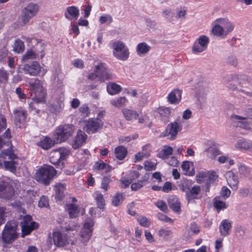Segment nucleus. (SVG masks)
Wrapping results in <instances>:
<instances>
[{
    "label": "nucleus",
    "instance_id": "nucleus-27",
    "mask_svg": "<svg viewBox=\"0 0 252 252\" xmlns=\"http://www.w3.org/2000/svg\"><path fill=\"white\" fill-rule=\"evenodd\" d=\"M122 113L127 121H131L133 119H136L139 116L137 111L126 108L123 109Z\"/></svg>",
    "mask_w": 252,
    "mask_h": 252
},
{
    "label": "nucleus",
    "instance_id": "nucleus-42",
    "mask_svg": "<svg viewBox=\"0 0 252 252\" xmlns=\"http://www.w3.org/2000/svg\"><path fill=\"white\" fill-rule=\"evenodd\" d=\"M25 49L24 44L23 41L20 39H16L13 45V51L17 53H22Z\"/></svg>",
    "mask_w": 252,
    "mask_h": 252
},
{
    "label": "nucleus",
    "instance_id": "nucleus-53",
    "mask_svg": "<svg viewBox=\"0 0 252 252\" xmlns=\"http://www.w3.org/2000/svg\"><path fill=\"white\" fill-rule=\"evenodd\" d=\"M112 17L111 15L108 14L102 16L99 18V22L101 24L106 23L108 24H110L112 22Z\"/></svg>",
    "mask_w": 252,
    "mask_h": 252
},
{
    "label": "nucleus",
    "instance_id": "nucleus-12",
    "mask_svg": "<svg viewBox=\"0 0 252 252\" xmlns=\"http://www.w3.org/2000/svg\"><path fill=\"white\" fill-rule=\"evenodd\" d=\"M94 72L97 73L98 79L102 82L111 78V74L105 63H100L96 65Z\"/></svg>",
    "mask_w": 252,
    "mask_h": 252
},
{
    "label": "nucleus",
    "instance_id": "nucleus-48",
    "mask_svg": "<svg viewBox=\"0 0 252 252\" xmlns=\"http://www.w3.org/2000/svg\"><path fill=\"white\" fill-rule=\"evenodd\" d=\"M214 206L218 211L226 208L225 202L220 200L218 197L214 199Z\"/></svg>",
    "mask_w": 252,
    "mask_h": 252
},
{
    "label": "nucleus",
    "instance_id": "nucleus-45",
    "mask_svg": "<svg viewBox=\"0 0 252 252\" xmlns=\"http://www.w3.org/2000/svg\"><path fill=\"white\" fill-rule=\"evenodd\" d=\"M225 63L230 66L236 67L238 64V59L236 56L231 55L225 59Z\"/></svg>",
    "mask_w": 252,
    "mask_h": 252
},
{
    "label": "nucleus",
    "instance_id": "nucleus-10",
    "mask_svg": "<svg viewBox=\"0 0 252 252\" xmlns=\"http://www.w3.org/2000/svg\"><path fill=\"white\" fill-rule=\"evenodd\" d=\"M15 190L10 184L7 182H0V198L10 200L14 196Z\"/></svg>",
    "mask_w": 252,
    "mask_h": 252
},
{
    "label": "nucleus",
    "instance_id": "nucleus-50",
    "mask_svg": "<svg viewBox=\"0 0 252 252\" xmlns=\"http://www.w3.org/2000/svg\"><path fill=\"white\" fill-rule=\"evenodd\" d=\"M146 180V178H144L142 180H139L136 183H132L131 185V189L133 191H136L141 188L144 186V182Z\"/></svg>",
    "mask_w": 252,
    "mask_h": 252
},
{
    "label": "nucleus",
    "instance_id": "nucleus-5",
    "mask_svg": "<svg viewBox=\"0 0 252 252\" xmlns=\"http://www.w3.org/2000/svg\"><path fill=\"white\" fill-rule=\"evenodd\" d=\"M32 93H34V96L32 98L37 103H42L45 101L46 91L43 89L41 82L36 79L29 83Z\"/></svg>",
    "mask_w": 252,
    "mask_h": 252
},
{
    "label": "nucleus",
    "instance_id": "nucleus-33",
    "mask_svg": "<svg viewBox=\"0 0 252 252\" xmlns=\"http://www.w3.org/2000/svg\"><path fill=\"white\" fill-rule=\"evenodd\" d=\"M55 142L48 137H44L39 142V146L42 149L48 150L54 145Z\"/></svg>",
    "mask_w": 252,
    "mask_h": 252
},
{
    "label": "nucleus",
    "instance_id": "nucleus-39",
    "mask_svg": "<svg viewBox=\"0 0 252 252\" xmlns=\"http://www.w3.org/2000/svg\"><path fill=\"white\" fill-rule=\"evenodd\" d=\"M173 152V148L170 146H165L164 148L158 153V157L162 159L166 158L171 155Z\"/></svg>",
    "mask_w": 252,
    "mask_h": 252
},
{
    "label": "nucleus",
    "instance_id": "nucleus-58",
    "mask_svg": "<svg viewBox=\"0 0 252 252\" xmlns=\"http://www.w3.org/2000/svg\"><path fill=\"white\" fill-rule=\"evenodd\" d=\"M186 199L188 203H192L195 202V199H198V195H194L188 192L186 193Z\"/></svg>",
    "mask_w": 252,
    "mask_h": 252
},
{
    "label": "nucleus",
    "instance_id": "nucleus-57",
    "mask_svg": "<svg viewBox=\"0 0 252 252\" xmlns=\"http://www.w3.org/2000/svg\"><path fill=\"white\" fill-rule=\"evenodd\" d=\"M110 179L108 177H104L101 182V188L105 191L107 190L109 187V184L110 182Z\"/></svg>",
    "mask_w": 252,
    "mask_h": 252
},
{
    "label": "nucleus",
    "instance_id": "nucleus-28",
    "mask_svg": "<svg viewBox=\"0 0 252 252\" xmlns=\"http://www.w3.org/2000/svg\"><path fill=\"white\" fill-rule=\"evenodd\" d=\"M127 154V149L124 146H119L115 149L114 154L116 158L119 160H122L125 158Z\"/></svg>",
    "mask_w": 252,
    "mask_h": 252
},
{
    "label": "nucleus",
    "instance_id": "nucleus-31",
    "mask_svg": "<svg viewBox=\"0 0 252 252\" xmlns=\"http://www.w3.org/2000/svg\"><path fill=\"white\" fill-rule=\"evenodd\" d=\"M65 209L67 210L71 218L77 217L79 214L78 207L75 204L72 203L68 204L66 205Z\"/></svg>",
    "mask_w": 252,
    "mask_h": 252
},
{
    "label": "nucleus",
    "instance_id": "nucleus-6",
    "mask_svg": "<svg viewBox=\"0 0 252 252\" xmlns=\"http://www.w3.org/2000/svg\"><path fill=\"white\" fill-rule=\"evenodd\" d=\"M39 9L38 5L32 2L29 3L22 11L21 25L25 26L36 15Z\"/></svg>",
    "mask_w": 252,
    "mask_h": 252
},
{
    "label": "nucleus",
    "instance_id": "nucleus-61",
    "mask_svg": "<svg viewBox=\"0 0 252 252\" xmlns=\"http://www.w3.org/2000/svg\"><path fill=\"white\" fill-rule=\"evenodd\" d=\"M201 191V189L199 186H194L192 187L189 190L187 191L186 192L194 194V195H198Z\"/></svg>",
    "mask_w": 252,
    "mask_h": 252
},
{
    "label": "nucleus",
    "instance_id": "nucleus-11",
    "mask_svg": "<svg viewBox=\"0 0 252 252\" xmlns=\"http://www.w3.org/2000/svg\"><path fill=\"white\" fill-rule=\"evenodd\" d=\"M103 126V123L97 120L89 119L86 122L84 130L89 134L96 132Z\"/></svg>",
    "mask_w": 252,
    "mask_h": 252
},
{
    "label": "nucleus",
    "instance_id": "nucleus-54",
    "mask_svg": "<svg viewBox=\"0 0 252 252\" xmlns=\"http://www.w3.org/2000/svg\"><path fill=\"white\" fill-rule=\"evenodd\" d=\"M155 205L163 212H166L168 211L166 204L162 200H159L156 202Z\"/></svg>",
    "mask_w": 252,
    "mask_h": 252
},
{
    "label": "nucleus",
    "instance_id": "nucleus-52",
    "mask_svg": "<svg viewBox=\"0 0 252 252\" xmlns=\"http://www.w3.org/2000/svg\"><path fill=\"white\" fill-rule=\"evenodd\" d=\"M138 222L142 226L148 227L150 225V222L146 217H140L137 219Z\"/></svg>",
    "mask_w": 252,
    "mask_h": 252
},
{
    "label": "nucleus",
    "instance_id": "nucleus-1",
    "mask_svg": "<svg viewBox=\"0 0 252 252\" xmlns=\"http://www.w3.org/2000/svg\"><path fill=\"white\" fill-rule=\"evenodd\" d=\"M18 223L15 220L6 222L1 232L0 240L5 244H10L18 237Z\"/></svg>",
    "mask_w": 252,
    "mask_h": 252
},
{
    "label": "nucleus",
    "instance_id": "nucleus-15",
    "mask_svg": "<svg viewBox=\"0 0 252 252\" xmlns=\"http://www.w3.org/2000/svg\"><path fill=\"white\" fill-rule=\"evenodd\" d=\"M87 137V135L84 131L79 130L72 143L73 148L77 149L81 147L86 141Z\"/></svg>",
    "mask_w": 252,
    "mask_h": 252
},
{
    "label": "nucleus",
    "instance_id": "nucleus-49",
    "mask_svg": "<svg viewBox=\"0 0 252 252\" xmlns=\"http://www.w3.org/2000/svg\"><path fill=\"white\" fill-rule=\"evenodd\" d=\"M63 105V104L62 102H60L57 104H52L50 107V110L52 113L56 114L58 113L61 110Z\"/></svg>",
    "mask_w": 252,
    "mask_h": 252
},
{
    "label": "nucleus",
    "instance_id": "nucleus-21",
    "mask_svg": "<svg viewBox=\"0 0 252 252\" xmlns=\"http://www.w3.org/2000/svg\"><path fill=\"white\" fill-rule=\"evenodd\" d=\"M158 112L159 114L162 121L167 123L169 121L171 110L170 107L161 106L158 109Z\"/></svg>",
    "mask_w": 252,
    "mask_h": 252
},
{
    "label": "nucleus",
    "instance_id": "nucleus-40",
    "mask_svg": "<svg viewBox=\"0 0 252 252\" xmlns=\"http://www.w3.org/2000/svg\"><path fill=\"white\" fill-rule=\"evenodd\" d=\"M127 99L125 97H119L116 99H112L110 101V103L114 106L117 108H120L124 106L126 102Z\"/></svg>",
    "mask_w": 252,
    "mask_h": 252
},
{
    "label": "nucleus",
    "instance_id": "nucleus-17",
    "mask_svg": "<svg viewBox=\"0 0 252 252\" xmlns=\"http://www.w3.org/2000/svg\"><path fill=\"white\" fill-rule=\"evenodd\" d=\"M181 91L178 89H175L169 94L167 96V100L172 104H177L181 101Z\"/></svg>",
    "mask_w": 252,
    "mask_h": 252
},
{
    "label": "nucleus",
    "instance_id": "nucleus-22",
    "mask_svg": "<svg viewBox=\"0 0 252 252\" xmlns=\"http://www.w3.org/2000/svg\"><path fill=\"white\" fill-rule=\"evenodd\" d=\"M232 227L231 222L227 220H223L220 225L219 229L220 235L222 236H226L229 234V230Z\"/></svg>",
    "mask_w": 252,
    "mask_h": 252
},
{
    "label": "nucleus",
    "instance_id": "nucleus-44",
    "mask_svg": "<svg viewBox=\"0 0 252 252\" xmlns=\"http://www.w3.org/2000/svg\"><path fill=\"white\" fill-rule=\"evenodd\" d=\"M94 169L98 170H102L107 168L105 172H108L110 171L109 166L101 160H99L98 161L95 162L94 165Z\"/></svg>",
    "mask_w": 252,
    "mask_h": 252
},
{
    "label": "nucleus",
    "instance_id": "nucleus-26",
    "mask_svg": "<svg viewBox=\"0 0 252 252\" xmlns=\"http://www.w3.org/2000/svg\"><path fill=\"white\" fill-rule=\"evenodd\" d=\"M151 47L146 42H141L139 43L136 48V53L139 56H142L147 54L150 50Z\"/></svg>",
    "mask_w": 252,
    "mask_h": 252
},
{
    "label": "nucleus",
    "instance_id": "nucleus-3",
    "mask_svg": "<svg viewBox=\"0 0 252 252\" xmlns=\"http://www.w3.org/2000/svg\"><path fill=\"white\" fill-rule=\"evenodd\" d=\"M70 153L69 149L60 148L52 151L50 153V161L53 164L62 169L64 167V160Z\"/></svg>",
    "mask_w": 252,
    "mask_h": 252
},
{
    "label": "nucleus",
    "instance_id": "nucleus-18",
    "mask_svg": "<svg viewBox=\"0 0 252 252\" xmlns=\"http://www.w3.org/2000/svg\"><path fill=\"white\" fill-rule=\"evenodd\" d=\"M79 16V9L74 6L67 7L64 13L65 17L68 20H76Z\"/></svg>",
    "mask_w": 252,
    "mask_h": 252
},
{
    "label": "nucleus",
    "instance_id": "nucleus-2",
    "mask_svg": "<svg viewBox=\"0 0 252 252\" xmlns=\"http://www.w3.org/2000/svg\"><path fill=\"white\" fill-rule=\"evenodd\" d=\"M56 173V170L52 166L44 165L36 171L35 179L38 182L48 185Z\"/></svg>",
    "mask_w": 252,
    "mask_h": 252
},
{
    "label": "nucleus",
    "instance_id": "nucleus-47",
    "mask_svg": "<svg viewBox=\"0 0 252 252\" xmlns=\"http://www.w3.org/2000/svg\"><path fill=\"white\" fill-rule=\"evenodd\" d=\"M95 200H96L97 207L100 209H103L105 206V200L102 194L96 192Z\"/></svg>",
    "mask_w": 252,
    "mask_h": 252
},
{
    "label": "nucleus",
    "instance_id": "nucleus-37",
    "mask_svg": "<svg viewBox=\"0 0 252 252\" xmlns=\"http://www.w3.org/2000/svg\"><path fill=\"white\" fill-rule=\"evenodd\" d=\"M212 32L218 36H221L222 37H225L226 35L224 32V29L221 24L216 25L213 27L212 30Z\"/></svg>",
    "mask_w": 252,
    "mask_h": 252
},
{
    "label": "nucleus",
    "instance_id": "nucleus-38",
    "mask_svg": "<svg viewBox=\"0 0 252 252\" xmlns=\"http://www.w3.org/2000/svg\"><path fill=\"white\" fill-rule=\"evenodd\" d=\"M252 143L251 142L246 140L240 139L235 144V147L236 148L240 150H248Z\"/></svg>",
    "mask_w": 252,
    "mask_h": 252
},
{
    "label": "nucleus",
    "instance_id": "nucleus-4",
    "mask_svg": "<svg viewBox=\"0 0 252 252\" xmlns=\"http://www.w3.org/2000/svg\"><path fill=\"white\" fill-rule=\"evenodd\" d=\"M74 130L73 125L66 124L59 126L55 129L54 135L57 143L65 141L72 135Z\"/></svg>",
    "mask_w": 252,
    "mask_h": 252
},
{
    "label": "nucleus",
    "instance_id": "nucleus-20",
    "mask_svg": "<svg viewBox=\"0 0 252 252\" xmlns=\"http://www.w3.org/2000/svg\"><path fill=\"white\" fill-rule=\"evenodd\" d=\"M231 121L234 124L236 127H240L243 128H247L248 123L244 121L246 120V117H241L238 115H232L230 117Z\"/></svg>",
    "mask_w": 252,
    "mask_h": 252
},
{
    "label": "nucleus",
    "instance_id": "nucleus-25",
    "mask_svg": "<svg viewBox=\"0 0 252 252\" xmlns=\"http://www.w3.org/2000/svg\"><path fill=\"white\" fill-rule=\"evenodd\" d=\"M22 235L24 237L25 235L29 234L32 230L38 227V224L35 222H32L30 224H21Z\"/></svg>",
    "mask_w": 252,
    "mask_h": 252
},
{
    "label": "nucleus",
    "instance_id": "nucleus-36",
    "mask_svg": "<svg viewBox=\"0 0 252 252\" xmlns=\"http://www.w3.org/2000/svg\"><path fill=\"white\" fill-rule=\"evenodd\" d=\"M193 166V164L192 162L185 161L182 163V168L183 171L184 172V174L189 176H193L195 173V171L194 169H192L191 171H190V168L191 166Z\"/></svg>",
    "mask_w": 252,
    "mask_h": 252
},
{
    "label": "nucleus",
    "instance_id": "nucleus-14",
    "mask_svg": "<svg viewBox=\"0 0 252 252\" xmlns=\"http://www.w3.org/2000/svg\"><path fill=\"white\" fill-rule=\"evenodd\" d=\"M23 69L25 73L29 74L31 75H35L39 72L40 66L38 63L33 61L25 64Z\"/></svg>",
    "mask_w": 252,
    "mask_h": 252
},
{
    "label": "nucleus",
    "instance_id": "nucleus-35",
    "mask_svg": "<svg viewBox=\"0 0 252 252\" xmlns=\"http://www.w3.org/2000/svg\"><path fill=\"white\" fill-rule=\"evenodd\" d=\"M218 21L224 29L226 35L234 30V25L228 20L223 19H219Z\"/></svg>",
    "mask_w": 252,
    "mask_h": 252
},
{
    "label": "nucleus",
    "instance_id": "nucleus-55",
    "mask_svg": "<svg viewBox=\"0 0 252 252\" xmlns=\"http://www.w3.org/2000/svg\"><path fill=\"white\" fill-rule=\"evenodd\" d=\"M6 126V119L3 115L0 114V133L5 129Z\"/></svg>",
    "mask_w": 252,
    "mask_h": 252
},
{
    "label": "nucleus",
    "instance_id": "nucleus-24",
    "mask_svg": "<svg viewBox=\"0 0 252 252\" xmlns=\"http://www.w3.org/2000/svg\"><path fill=\"white\" fill-rule=\"evenodd\" d=\"M53 240L54 243L58 247H63L66 244V239L62 234L59 232H55L53 234Z\"/></svg>",
    "mask_w": 252,
    "mask_h": 252
},
{
    "label": "nucleus",
    "instance_id": "nucleus-51",
    "mask_svg": "<svg viewBox=\"0 0 252 252\" xmlns=\"http://www.w3.org/2000/svg\"><path fill=\"white\" fill-rule=\"evenodd\" d=\"M38 206L40 208L49 206V199L47 197L42 196L38 201Z\"/></svg>",
    "mask_w": 252,
    "mask_h": 252
},
{
    "label": "nucleus",
    "instance_id": "nucleus-46",
    "mask_svg": "<svg viewBox=\"0 0 252 252\" xmlns=\"http://www.w3.org/2000/svg\"><path fill=\"white\" fill-rule=\"evenodd\" d=\"M37 54L32 50H28L23 57L22 61L26 62L29 60L35 59L36 58Z\"/></svg>",
    "mask_w": 252,
    "mask_h": 252
},
{
    "label": "nucleus",
    "instance_id": "nucleus-56",
    "mask_svg": "<svg viewBox=\"0 0 252 252\" xmlns=\"http://www.w3.org/2000/svg\"><path fill=\"white\" fill-rule=\"evenodd\" d=\"M6 214V208L2 206L0 207V225L4 223Z\"/></svg>",
    "mask_w": 252,
    "mask_h": 252
},
{
    "label": "nucleus",
    "instance_id": "nucleus-23",
    "mask_svg": "<svg viewBox=\"0 0 252 252\" xmlns=\"http://www.w3.org/2000/svg\"><path fill=\"white\" fill-rule=\"evenodd\" d=\"M232 80L236 81L241 87H247L251 82L250 79L246 75H240L239 76L231 75Z\"/></svg>",
    "mask_w": 252,
    "mask_h": 252
},
{
    "label": "nucleus",
    "instance_id": "nucleus-34",
    "mask_svg": "<svg viewBox=\"0 0 252 252\" xmlns=\"http://www.w3.org/2000/svg\"><path fill=\"white\" fill-rule=\"evenodd\" d=\"M121 90L122 88L121 86L115 83H109L107 86V92L111 95L118 94Z\"/></svg>",
    "mask_w": 252,
    "mask_h": 252
},
{
    "label": "nucleus",
    "instance_id": "nucleus-64",
    "mask_svg": "<svg viewBox=\"0 0 252 252\" xmlns=\"http://www.w3.org/2000/svg\"><path fill=\"white\" fill-rule=\"evenodd\" d=\"M235 233L237 237H242L245 233L244 228L241 226L237 227L235 229Z\"/></svg>",
    "mask_w": 252,
    "mask_h": 252
},
{
    "label": "nucleus",
    "instance_id": "nucleus-32",
    "mask_svg": "<svg viewBox=\"0 0 252 252\" xmlns=\"http://www.w3.org/2000/svg\"><path fill=\"white\" fill-rule=\"evenodd\" d=\"M9 158L11 159H13L15 158V156L14 154H10L9 155ZM3 164L6 169L9 170L12 172H15L16 171V161L13 160H11L10 161H4Z\"/></svg>",
    "mask_w": 252,
    "mask_h": 252
},
{
    "label": "nucleus",
    "instance_id": "nucleus-19",
    "mask_svg": "<svg viewBox=\"0 0 252 252\" xmlns=\"http://www.w3.org/2000/svg\"><path fill=\"white\" fill-rule=\"evenodd\" d=\"M169 207L175 212L179 213L181 211V203L175 196H171L168 199Z\"/></svg>",
    "mask_w": 252,
    "mask_h": 252
},
{
    "label": "nucleus",
    "instance_id": "nucleus-59",
    "mask_svg": "<svg viewBox=\"0 0 252 252\" xmlns=\"http://www.w3.org/2000/svg\"><path fill=\"white\" fill-rule=\"evenodd\" d=\"M8 74L5 70L0 69V83L6 82L8 80Z\"/></svg>",
    "mask_w": 252,
    "mask_h": 252
},
{
    "label": "nucleus",
    "instance_id": "nucleus-43",
    "mask_svg": "<svg viewBox=\"0 0 252 252\" xmlns=\"http://www.w3.org/2000/svg\"><path fill=\"white\" fill-rule=\"evenodd\" d=\"M218 178V175L216 174L215 172H211L207 174V183L206 187L205 189L206 191H209V186L211 183H213V182Z\"/></svg>",
    "mask_w": 252,
    "mask_h": 252
},
{
    "label": "nucleus",
    "instance_id": "nucleus-30",
    "mask_svg": "<svg viewBox=\"0 0 252 252\" xmlns=\"http://www.w3.org/2000/svg\"><path fill=\"white\" fill-rule=\"evenodd\" d=\"M13 112L16 121H17L19 123L25 122L27 116L26 111L22 108H19L15 109Z\"/></svg>",
    "mask_w": 252,
    "mask_h": 252
},
{
    "label": "nucleus",
    "instance_id": "nucleus-41",
    "mask_svg": "<svg viewBox=\"0 0 252 252\" xmlns=\"http://www.w3.org/2000/svg\"><path fill=\"white\" fill-rule=\"evenodd\" d=\"M124 199L123 193L117 192L112 197V203L114 206H118L123 201Z\"/></svg>",
    "mask_w": 252,
    "mask_h": 252
},
{
    "label": "nucleus",
    "instance_id": "nucleus-7",
    "mask_svg": "<svg viewBox=\"0 0 252 252\" xmlns=\"http://www.w3.org/2000/svg\"><path fill=\"white\" fill-rule=\"evenodd\" d=\"M112 47L114 49L113 55L118 59L122 61H126L129 57L128 49L123 42L117 41L113 43Z\"/></svg>",
    "mask_w": 252,
    "mask_h": 252
},
{
    "label": "nucleus",
    "instance_id": "nucleus-63",
    "mask_svg": "<svg viewBox=\"0 0 252 252\" xmlns=\"http://www.w3.org/2000/svg\"><path fill=\"white\" fill-rule=\"evenodd\" d=\"M239 172L240 174H242L244 176H247L249 175L250 171L249 169L245 166L243 165H241L239 166Z\"/></svg>",
    "mask_w": 252,
    "mask_h": 252
},
{
    "label": "nucleus",
    "instance_id": "nucleus-8",
    "mask_svg": "<svg viewBox=\"0 0 252 252\" xmlns=\"http://www.w3.org/2000/svg\"><path fill=\"white\" fill-rule=\"evenodd\" d=\"M94 221L91 218L86 220L84 226L80 231V241L82 243H86L90 240L92 235Z\"/></svg>",
    "mask_w": 252,
    "mask_h": 252
},
{
    "label": "nucleus",
    "instance_id": "nucleus-60",
    "mask_svg": "<svg viewBox=\"0 0 252 252\" xmlns=\"http://www.w3.org/2000/svg\"><path fill=\"white\" fill-rule=\"evenodd\" d=\"M158 234L159 236L165 238L172 234V231L169 230L161 229L159 230Z\"/></svg>",
    "mask_w": 252,
    "mask_h": 252
},
{
    "label": "nucleus",
    "instance_id": "nucleus-16",
    "mask_svg": "<svg viewBox=\"0 0 252 252\" xmlns=\"http://www.w3.org/2000/svg\"><path fill=\"white\" fill-rule=\"evenodd\" d=\"M225 176L230 188L234 190H237L239 183L237 177L232 171L226 172Z\"/></svg>",
    "mask_w": 252,
    "mask_h": 252
},
{
    "label": "nucleus",
    "instance_id": "nucleus-29",
    "mask_svg": "<svg viewBox=\"0 0 252 252\" xmlns=\"http://www.w3.org/2000/svg\"><path fill=\"white\" fill-rule=\"evenodd\" d=\"M55 198L57 201L62 200L64 197V189L65 186L62 183L57 184L55 186Z\"/></svg>",
    "mask_w": 252,
    "mask_h": 252
},
{
    "label": "nucleus",
    "instance_id": "nucleus-13",
    "mask_svg": "<svg viewBox=\"0 0 252 252\" xmlns=\"http://www.w3.org/2000/svg\"><path fill=\"white\" fill-rule=\"evenodd\" d=\"M167 128L166 134L164 136H169V139L172 140L176 138L178 132L181 130L182 125L177 122H174L168 124Z\"/></svg>",
    "mask_w": 252,
    "mask_h": 252
},
{
    "label": "nucleus",
    "instance_id": "nucleus-62",
    "mask_svg": "<svg viewBox=\"0 0 252 252\" xmlns=\"http://www.w3.org/2000/svg\"><path fill=\"white\" fill-rule=\"evenodd\" d=\"M176 14L178 18L185 19L186 18L187 11L184 9L180 8L177 9Z\"/></svg>",
    "mask_w": 252,
    "mask_h": 252
},
{
    "label": "nucleus",
    "instance_id": "nucleus-9",
    "mask_svg": "<svg viewBox=\"0 0 252 252\" xmlns=\"http://www.w3.org/2000/svg\"><path fill=\"white\" fill-rule=\"evenodd\" d=\"M209 42V38L204 35L199 36L194 42L192 48L194 54L203 52L207 48Z\"/></svg>",
    "mask_w": 252,
    "mask_h": 252
}]
</instances>
